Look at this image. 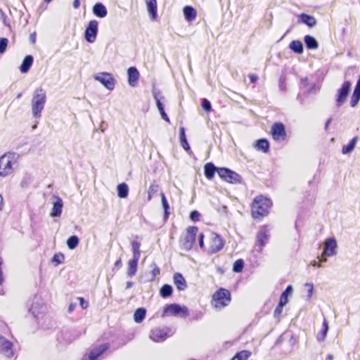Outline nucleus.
I'll list each match as a JSON object with an SVG mask.
<instances>
[{
    "instance_id": "1",
    "label": "nucleus",
    "mask_w": 360,
    "mask_h": 360,
    "mask_svg": "<svg viewBox=\"0 0 360 360\" xmlns=\"http://www.w3.org/2000/svg\"><path fill=\"white\" fill-rule=\"evenodd\" d=\"M272 206L273 202L269 198L264 195H257L250 204L252 218L257 221H262L269 215Z\"/></svg>"
},
{
    "instance_id": "2",
    "label": "nucleus",
    "mask_w": 360,
    "mask_h": 360,
    "mask_svg": "<svg viewBox=\"0 0 360 360\" xmlns=\"http://www.w3.org/2000/svg\"><path fill=\"white\" fill-rule=\"evenodd\" d=\"M198 243L201 249L205 250L208 254L213 255L219 252L224 246L223 238L214 232H211L207 238V245L204 244V235L202 233L198 235Z\"/></svg>"
},
{
    "instance_id": "3",
    "label": "nucleus",
    "mask_w": 360,
    "mask_h": 360,
    "mask_svg": "<svg viewBox=\"0 0 360 360\" xmlns=\"http://www.w3.org/2000/svg\"><path fill=\"white\" fill-rule=\"evenodd\" d=\"M46 101V91L41 87L37 88L34 91L32 99V110L33 116L35 118H39L41 116V112L44 108Z\"/></svg>"
},
{
    "instance_id": "4",
    "label": "nucleus",
    "mask_w": 360,
    "mask_h": 360,
    "mask_svg": "<svg viewBox=\"0 0 360 360\" xmlns=\"http://www.w3.org/2000/svg\"><path fill=\"white\" fill-rule=\"evenodd\" d=\"M231 301L230 290L220 288L214 292L211 299V304L216 309H223L227 307Z\"/></svg>"
},
{
    "instance_id": "5",
    "label": "nucleus",
    "mask_w": 360,
    "mask_h": 360,
    "mask_svg": "<svg viewBox=\"0 0 360 360\" xmlns=\"http://www.w3.org/2000/svg\"><path fill=\"white\" fill-rule=\"evenodd\" d=\"M17 162L15 154L6 153L0 157V176L5 177L11 174L13 167Z\"/></svg>"
},
{
    "instance_id": "6",
    "label": "nucleus",
    "mask_w": 360,
    "mask_h": 360,
    "mask_svg": "<svg viewBox=\"0 0 360 360\" xmlns=\"http://www.w3.org/2000/svg\"><path fill=\"white\" fill-rule=\"evenodd\" d=\"M198 228L195 226H188L179 239V244L182 250L188 251L195 244Z\"/></svg>"
},
{
    "instance_id": "7",
    "label": "nucleus",
    "mask_w": 360,
    "mask_h": 360,
    "mask_svg": "<svg viewBox=\"0 0 360 360\" xmlns=\"http://www.w3.org/2000/svg\"><path fill=\"white\" fill-rule=\"evenodd\" d=\"M174 331L168 327L155 328L150 333V338L154 342H160L165 341L168 337L172 336Z\"/></svg>"
},
{
    "instance_id": "8",
    "label": "nucleus",
    "mask_w": 360,
    "mask_h": 360,
    "mask_svg": "<svg viewBox=\"0 0 360 360\" xmlns=\"http://www.w3.org/2000/svg\"><path fill=\"white\" fill-rule=\"evenodd\" d=\"M269 239V233L267 225H262L256 235L255 248L257 251H262Z\"/></svg>"
},
{
    "instance_id": "9",
    "label": "nucleus",
    "mask_w": 360,
    "mask_h": 360,
    "mask_svg": "<svg viewBox=\"0 0 360 360\" xmlns=\"http://www.w3.org/2000/svg\"><path fill=\"white\" fill-rule=\"evenodd\" d=\"M270 134L276 141H283L287 137L285 126L281 122H277L272 124Z\"/></svg>"
},
{
    "instance_id": "10",
    "label": "nucleus",
    "mask_w": 360,
    "mask_h": 360,
    "mask_svg": "<svg viewBox=\"0 0 360 360\" xmlns=\"http://www.w3.org/2000/svg\"><path fill=\"white\" fill-rule=\"evenodd\" d=\"M217 174L220 178L230 184H236L240 181V175L236 172L225 168L220 167L217 169Z\"/></svg>"
},
{
    "instance_id": "11",
    "label": "nucleus",
    "mask_w": 360,
    "mask_h": 360,
    "mask_svg": "<svg viewBox=\"0 0 360 360\" xmlns=\"http://www.w3.org/2000/svg\"><path fill=\"white\" fill-rule=\"evenodd\" d=\"M338 248L337 242L335 238H326L324 241V248H323V252L322 253L321 257L323 256H333L336 255L337 251L336 249ZM320 262H326V259L321 258Z\"/></svg>"
},
{
    "instance_id": "12",
    "label": "nucleus",
    "mask_w": 360,
    "mask_h": 360,
    "mask_svg": "<svg viewBox=\"0 0 360 360\" xmlns=\"http://www.w3.org/2000/svg\"><path fill=\"white\" fill-rule=\"evenodd\" d=\"M292 285H288L280 296L278 304L274 310V315H280L282 313L283 308L288 302V297L292 294Z\"/></svg>"
},
{
    "instance_id": "13",
    "label": "nucleus",
    "mask_w": 360,
    "mask_h": 360,
    "mask_svg": "<svg viewBox=\"0 0 360 360\" xmlns=\"http://www.w3.org/2000/svg\"><path fill=\"white\" fill-rule=\"evenodd\" d=\"M94 78L108 89L112 90L115 87V79L112 77L111 74L108 72H100L95 75Z\"/></svg>"
},
{
    "instance_id": "14",
    "label": "nucleus",
    "mask_w": 360,
    "mask_h": 360,
    "mask_svg": "<svg viewBox=\"0 0 360 360\" xmlns=\"http://www.w3.org/2000/svg\"><path fill=\"white\" fill-rule=\"evenodd\" d=\"M98 23L96 20H92L89 22L84 32L85 39L90 43L95 41L98 33Z\"/></svg>"
},
{
    "instance_id": "15",
    "label": "nucleus",
    "mask_w": 360,
    "mask_h": 360,
    "mask_svg": "<svg viewBox=\"0 0 360 360\" xmlns=\"http://www.w3.org/2000/svg\"><path fill=\"white\" fill-rule=\"evenodd\" d=\"M166 315H188V310L185 306L174 303L167 304L164 310Z\"/></svg>"
},
{
    "instance_id": "16",
    "label": "nucleus",
    "mask_w": 360,
    "mask_h": 360,
    "mask_svg": "<svg viewBox=\"0 0 360 360\" xmlns=\"http://www.w3.org/2000/svg\"><path fill=\"white\" fill-rule=\"evenodd\" d=\"M351 86L352 84L350 82L345 81L343 82L341 87L338 90L336 102L338 105H340L345 102L350 91Z\"/></svg>"
},
{
    "instance_id": "17",
    "label": "nucleus",
    "mask_w": 360,
    "mask_h": 360,
    "mask_svg": "<svg viewBox=\"0 0 360 360\" xmlns=\"http://www.w3.org/2000/svg\"><path fill=\"white\" fill-rule=\"evenodd\" d=\"M13 344L6 338L0 335V352L6 357L14 356Z\"/></svg>"
},
{
    "instance_id": "18",
    "label": "nucleus",
    "mask_w": 360,
    "mask_h": 360,
    "mask_svg": "<svg viewBox=\"0 0 360 360\" xmlns=\"http://www.w3.org/2000/svg\"><path fill=\"white\" fill-rule=\"evenodd\" d=\"M146 7L152 20L158 18V3L156 0H146Z\"/></svg>"
},
{
    "instance_id": "19",
    "label": "nucleus",
    "mask_w": 360,
    "mask_h": 360,
    "mask_svg": "<svg viewBox=\"0 0 360 360\" xmlns=\"http://www.w3.org/2000/svg\"><path fill=\"white\" fill-rule=\"evenodd\" d=\"M54 199L55 201L53 202V205L50 213V215L53 217L60 216L62 213V209L63 207V200L60 197L55 196Z\"/></svg>"
},
{
    "instance_id": "20",
    "label": "nucleus",
    "mask_w": 360,
    "mask_h": 360,
    "mask_svg": "<svg viewBox=\"0 0 360 360\" xmlns=\"http://www.w3.org/2000/svg\"><path fill=\"white\" fill-rule=\"evenodd\" d=\"M128 82L131 86H136L139 79V72L135 67H130L127 70Z\"/></svg>"
},
{
    "instance_id": "21",
    "label": "nucleus",
    "mask_w": 360,
    "mask_h": 360,
    "mask_svg": "<svg viewBox=\"0 0 360 360\" xmlns=\"http://www.w3.org/2000/svg\"><path fill=\"white\" fill-rule=\"evenodd\" d=\"M174 284L179 291H183L187 288L186 281L180 273H175L173 276Z\"/></svg>"
},
{
    "instance_id": "22",
    "label": "nucleus",
    "mask_w": 360,
    "mask_h": 360,
    "mask_svg": "<svg viewBox=\"0 0 360 360\" xmlns=\"http://www.w3.org/2000/svg\"><path fill=\"white\" fill-rule=\"evenodd\" d=\"M108 349V344H103L95 349L91 350L89 354V357L90 360H96L98 356H100L105 351Z\"/></svg>"
},
{
    "instance_id": "23",
    "label": "nucleus",
    "mask_w": 360,
    "mask_h": 360,
    "mask_svg": "<svg viewBox=\"0 0 360 360\" xmlns=\"http://www.w3.org/2000/svg\"><path fill=\"white\" fill-rule=\"evenodd\" d=\"M360 100V75L359 79L355 86L354 90L353 91L351 101L350 105L352 107H355Z\"/></svg>"
},
{
    "instance_id": "24",
    "label": "nucleus",
    "mask_w": 360,
    "mask_h": 360,
    "mask_svg": "<svg viewBox=\"0 0 360 360\" xmlns=\"http://www.w3.org/2000/svg\"><path fill=\"white\" fill-rule=\"evenodd\" d=\"M218 169L219 168L216 167L212 162L206 163L204 166V173L205 177L209 180H212L214 176L215 172H217Z\"/></svg>"
},
{
    "instance_id": "25",
    "label": "nucleus",
    "mask_w": 360,
    "mask_h": 360,
    "mask_svg": "<svg viewBox=\"0 0 360 360\" xmlns=\"http://www.w3.org/2000/svg\"><path fill=\"white\" fill-rule=\"evenodd\" d=\"M300 22L307 25L309 27H312L316 25V18L306 13H302L300 15Z\"/></svg>"
},
{
    "instance_id": "26",
    "label": "nucleus",
    "mask_w": 360,
    "mask_h": 360,
    "mask_svg": "<svg viewBox=\"0 0 360 360\" xmlns=\"http://www.w3.org/2000/svg\"><path fill=\"white\" fill-rule=\"evenodd\" d=\"M139 258L133 257L128 262L127 266V275L130 277L134 276L137 271V266Z\"/></svg>"
},
{
    "instance_id": "27",
    "label": "nucleus",
    "mask_w": 360,
    "mask_h": 360,
    "mask_svg": "<svg viewBox=\"0 0 360 360\" xmlns=\"http://www.w3.org/2000/svg\"><path fill=\"white\" fill-rule=\"evenodd\" d=\"M255 148L256 150L266 153L269 150V143L267 139H261L255 142Z\"/></svg>"
},
{
    "instance_id": "28",
    "label": "nucleus",
    "mask_w": 360,
    "mask_h": 360,
    "mask_svg": "<svg viewBox=\"0 0 360 360\" xmlns=\"http://www.w3.org/2000/svg\"><path fill=\"white\" fill-rule=\"evenodd\" d=\"M33 63V57L31 55L26 56L20 65V70L22 73H26L30 69Z\"/></svg>"
},
{
    "instance_id": "29",
    "label": "nucleus",
    "mask_w": 360,
    "mask_h": 360,
    "mask_svg": "<svg viewBox=\"0 0 360 360\" xmlns=\"http://www.w3.org/2000/svg\"><path fill=\"white\" fill-rule=\"evenodd\" d=\"M93 13L99 18H104L107 15V9L101 3H96L93 7Z\"/></svg>"
},
{
    "instance_id": "30",
    "label": "nucleus",
    "mask_w": 360,
    "mask_h": 360,
    "mask_svg": "<svg viewBox=\"0 0 360 360\" xmlns=\"http://www.w3.org/2000/svg\"><path fill=\"white\" fill-rule=\"evenodd\" d=\"M184 14L186 20L192 21L195 19L197 12L193 7L190 6H186L184 8Z\"/></svg>"
},
{
    "instance_id": "31",
    "label": "nucleus",
    "mask_w": 360,
    "mask_h": 360,
    "mask_svg": "<svg viewBox=\"0 0 360 360\" xmlns=\"http://www.w3.org/2000/svg\"><path fill=\"white\" fill-rule=\"evenodd\" d=\"M179 139L182 148L187 152L191 150L190 146L186 140L184 127L179 129Z\"/></svg>"
},
{
    "instance_id": "32",
    "label": "nucleus",
    "mask_w": 360,
    "mask_h": 360,
    "mask_svg": "<svg viewBox=\"0 0 360 360\" xmlns=\"http://www.w3.org/2000/svg\"><path fill=\"white\" fill-rule=\"evenodd\" d=\"M117 195L120 198H126L129 195V187L126 183H122L118 184L117 187Z\"/></svg>"
},
{
    "instance_id": "33",
    "label": "nucleus",
    "mask_w": 360,
    "mask_h": 360,
    "mask_svg": "<svg viewBox=\"0 0 360 360\" xmlns=\"http://www.w3.org/2000/svg\"><path fill=\"white\" fill-rule=\"evenodd\" d=\"M307 48L309 49H316L319 46L317 41L310 35H306L304 38Z\"/></svg>"
},
{
    "instance_id": "34",
    "label": "nucleus",
    "mask_w": 360,
    "mask_h": 360,
    "mask_svg": "<svg viewBox=\"0 0 360 360\" xmlns=\"http://www.w3.org/2000/svg\"><path fill=\"white\" fill-rule=\"evenodd\" d=\"M289 47L295 53L301 54L303 52L302 43L299 40H293L290 43Z\"/></svg>"
},
{
    "instance_id": "35",
    "label": "nucleus",
    "mask_w": 360,
    "mask_h": 360,
    "mask_svg": "<svg viewBox=\"0 0 360 360\" xmlns=\"http://www.w3.org/2000/svg\"><path fill=\"white\" fill-rule=\"evenodd\" d=\"M173 292V288L172 285L169 284H164L160 290V295L162 297L166 298L172 295Z\"/></svg>"
},
{
    "instance_id": "36",
    "label": "nucleus",
    "mask_w": 360,
    "mask_h": 360,
    "mask_svg": "<svg viewBox=\"0 0 360 360\" xmlns=\"http://www.w3.org/2000/svg\"><path fill=\"white\" fill-rule=\"evenodd\" d=\"M357 141V137H354L347 145L344 146L342 148V153L343 154H347L351 153L356 145V143Z\"/></svg>"
},
{
    "instance_id": "37",
    "label": "nucleus",
    "mask_w": 360,
    "mask_h": 360,
    "mask_svg": "<svg viewBox=\"0 0 360 360\" xmlns=\"http://www.w3.org/2000/svg\"><path fill=\"white\" fill-rule=\"evenodd\" d=\"M328 331V324L326 319L323 321V328L317 334V340L319 342L323 341Z\"/></svg>"
},
{
    "instance_id": "38",
    "label": "nucleus",
    "mask_w": 360,
    "mask_h": 360,
    "mask_svg": "<svg viewBox=\"0 0 360 360\" xmlns=\"http://www.w3.org/2000/svg\"><path fill=\"white\" fill-rule=\"evenodd\" d=\"M251 352L248 350H243L236 354L231 360H248Z\"/></svg>"
},
{
    "instance_id": "39",
    "label": "nucleus",
    "mask_w": 360,
    "mask_h": 360,
    "mask_svg": "<svg viewBox=\"0 0 360 360\" xmlns=\"http://www.w3.org/2000/svg\"><path fill=\"white\" fill-rule=\"evenodd\" d=\"M160 195H161L162 205V207L164 209L165 219H168L169 215V203L167 202V200L166 198L165 193H161Z\"/></svg>"
},
{
    "instance_id": "40",
    "label": "nucleus",
    "mask_w": 360,
    "mask_h": 360,
    "mask_svg": "<svg viewBox=\"0 0 360 360\" xmlns=\"http://www.w3.org/2000/svg\"><path fill=\"white\" fill-rule=\"evenodd\" d=\"M141 243L139 241L134 240L131 242V250L133 252V257L139 258L141 257L140 251Z\"/></svg>"
},
{
    "instance_id": "41",
    "label": "nucleus",
    "mask_w": 360,
    "mask_h": 360,
    "mask_svg": "<svg viewBox=\"0 0 360 360\" xmlns=\"http://www.w3.org/2000/svg\"><path fill=\"white\" fill-rule=\"evenodd\" d=\"M79 243V238L76 236H70L67 240V245L71 250L75 249Z\"/></svg>"
},
{
    "instance_id": "42",
    "label": "nucleus",
    "mask_w": 360,
    "mask_h": 360,
    "mask_svg": "<svg viewBox=\"0 0 360 360\" xmlns=\"http://www.w3.org/2000/svg\"><path fill=\"white\" fill-rule=\"evenodd\" d=\"M158 188V185L156 184L155 182H153V184H150V186L148 188V191L147 201L149 202L151 200L153 194L157 192Z\"/></svg>"
},
{
    "instance_id": "43",
    "label": "nucleus",
    "mask_w": 360,
    "mask_h": 360,
    "mask_svg": "<svg viewBox=\"0 0 360 360\" xmlns=\"http://www.w3.org/2000/svg\"><path fill=\"white\" fill-rule=\"evenodd\" d=\"M65 259L64 255L62 253L55 254L52 258V262L55 264V265H58L60 264L63 263Z\"/></svg>"
},
{
    "instance_id": "44",
    "label": "nucleus",
    "mask_w": 360,
    "mask_h": 360,
    "mask_svg": "<svg viewBox=\"0 0 360 360\" xmlns=\"http://www.w3.org/2000/svg\"><path fill=\"white\" fill-rule=\"evenodd\" d=\"M244 266V262L243 259H240L236 260L233 264V270L235 272L239 273L242 271Z\"/></svg>"
},
{
    "instance_id": "45",
    "label": "nucleus",
    "mask_w": 360,
    "mask_h": 360,
    "mask_svg": "<svg viewBox=\"0 0 360 360\" xmlns=\"http://www.w3.org/2000/svg\"><path fill=\"white\" fill-rule=\"evenodd\" d=\"M150 266L152 268L150 274L153 278H155L160 274V269L155 263H153Z\"/></svg>"
},
{
    "instance_id": "46",
    "label": "nucleus",
    "mask_w": 360,
    "mask_h": 360,
    "mask_svg": "<svg viewBox=\"0 0 360 360\" xmlns=\"http://www.w3.org/2000/svg\"><path fill=\"white\" fill-rule=\"evenodd\" d=\"M158 96H159V93H155L154 94V98H155V101H156L157 107H158V110L160 111V114H162V113L165 112V110H164V108H163V105L160 102V100Z\"/></svg>"
},
{
    "instance_id": "47",
    "label": "nucleus",
    "mask_w": 360,
    "mask_h": 360,
    "mask_svg": "<svg viewBox=\"0 0 360 360\" xmlns=\"http://www.w3.org/2000/svg\"><path fill=\"white\" fill-rule=\"evenodd\" d=\"M8 40L6 38H0V53H3L5 52L7 46H8Z\"/></svg>"
},
{
    "instance_id": "48",
    "label": "nucleus",
    "mask_w": 360,
    "mask_h": 360,
    "mask_svg": "<svg viewBox=\"0 0 360 360\" xmlns=\"http://www.w3.org/2000/svg\"><path fill=\"white\" fill-rule=\"evenodd\" d=\"M200 214L197 210H193L190 212V219L193 221H198L200 220Z\"/></svg>"
},
{
    "instance_id": "49",
    "label": "nucleus",
    "mask_w": 360,
    "mask_h": 360,
    "mask_svg": "<svg viewBox=\"0 0 360 360\" xmlns=\"http://www.w3.org/2000/svg\"><path fill=\"white\" fill-rule=\"evenodd\" d=\"M202 107L205 111L207 112L210 111L212 109L210 102L206 98L202 99Z\"/></svg>"
},
{
    "instance_id": "50",
    "label": "nucleus",
    "mask_w": 360,
    "mask_h": 360,
    "mask_svg": "<svg viewBox=\"0 0 360 360\" xmlns=\"http://www.w3.org/2000/svg\"><path fill=\"white\" fill-rule=\"evenodd\" d=\"M304 287H305L306 290H307V296L309 297H311L313 294V291H314L313 285L311 283H306L304 285Z\"/></svg>"
},
{
    "instance_id": "51",
    "label": "nucleus",
    "mask_w": 360,
    "mask_h": 360,
    "mask_svg": "<svg viewBox=\"0 0 360 360\" xmlns=\"http://www.w3.org/2000/svg\"><path fill=\"white\" fill-rule=\"evenodd\" d=\"M78 300L79 301V304L83 309H86L89 306L88 302L85 301L83 297H78Z\"/></svg>"
},
{
    "instance_id": "52",
    "label": "nucleus",
    "mask_w": 360,
    "mask_h": 360,
    "mask_svg": "<svg viewBox=\"0 0 360 360\" xmlns=\"http://www.w3.org/2000/svg\"><path fill=\"white\" fill-rule=\"evenodd\" d=\"M146 310L145 308L143 307H140V308H138L135 312H134V315H146Z\"/></svg>"
},
{
    "instance_id": "53",
    "label": "nucleus",
    "mask_w": 360,
    "mask_h": 360,
    "mask_svg": "<svg viewBox=\"0 0 360 360\" xmlns=\"http://www.w3.org/2000/svg\"><path fill=\"white\" fill-rule=\"evenodd\" d=\"M250 80L252 83H255L258 80V77L255 74H250L249 75Z\"/></svg>"
},
{
    "instance_id": "54",
    "label": "nucleus",
    "mask_w": 360,
    "mask_h": 360,
    "mask_svg": "<svg viewBox=\"0 0 360 360\" xmlns=\"http://www.w3.org/2000/svg\"><path fill=\"white\" fill-rule=\"evenodd\" d=\"M144 318L145 316H134V321L137 323H141L143 321Z\"/></svg>"
},
{
    "instance_id": "55",
    "label": "nucleus",
    "mask_w": 360,
    "mask_h": 360,
    "mask_svg": "<svg viewBox=\"0 0 360 360\" xmlns=\"http://www.w3.org/2000/svg\"><path fill=\"white\" fill-rule=\"evenodd\" d=\"M122 260L121 259H119L115 262V267L117 269H120L122 266Z\"/></svg>"
},
{
    "instance_id": "56",
    "label": "nucleus",
    "mask_w": 360,
    "mask_h": 360,
    "mask_svg": "<svg viewBox=\"0 0 360 360\" xmlns=\"http://www.w3.org/2000/svg\"><path fill=\"white\" fill-rule=\"evenodd\" d=\"M161 117L167 122H168V123L170 122L169 118L168 117L167 115L165 112L162 113Z\"/></svg>"
},
{
    "instance_id": "57",
    "label": "nucleus",
    "mask_w": 360,
    "mask_h": 360,
    "mask_svg": "<svg viewBox=\"0 0 360 360\" xmlns=\"http://www.w3.org/2000/svg\"><path fill=\"white\" fill-rule=\"evenodd\" d=\"M30 40L31 41V42L32 44H34L36 42V34L35 33H33V34H30Z\"/></svg>"
},
{
    "instance_id": "58",
    "label": "nucleus",
    "mask_w": 360,
    "mask_h": 360,
    "mask_svg": "<svg viewBox=\"0 0 360 360\" xmlns=\"http://www.w3.org/2000/svg\"><path fill=\"white\" fill-rule=\"evenodd\" d=\"M79 6H80V0H74L73 7L75 8H78Z\"/></svg>"
},
{
    "instance_id": "59",
    "label": "nucleus",
    "mask_w": 360,
    "mask_h": 360,
    "mask_svg": "<svg viewBox=\"0 0 360 360\" xmlns=\"http://www.w3.org/2000/svg\"><path fill=\"white\" fill-rule=\"evenodd\" d=\"M4 199L1 195H0V211H2L4 209Z\"/></svg>"
},
{
    "instance_id": "60",
    "label": "nucleus",
    "mask_w": 360,
    "mask_h": 360,
    "mask_svg": "<svg viewBox=\"0 0 360 360\" xmlns=\"http://www.w3.org/2000/svg\"><path fill=\"white\" fill-rule=\"evenodd\" d=\"M75 306H76L75 304H70V306H69L68 312L69 313L72 312V311L74 310Z\"/></svg>"
},
{
    "instance_id": "61",
    "label": "nucleus",
    "mask_w": 360,
    "mask_h": 360,
    "mask_svg": "<svg viewBox=\"0 0 360 360\" xmlns=\"http://www.w3.org/2000/svg\"><path fill=\"white\" fill-rule=\"evenodd\" d=\"M326 359L327 360H333V356L332 354H328L327 357H326Z\"/></svg>"
},
{
    "instance_id": "62",
    "label": "nucleus",
    "mask_w": 360,
    "mask_h": 360,
    "mask_svg": "<svg viewBox=\"0 0 360 360\" xmlns=\"http://www.w3.org/2000/svg\"><path fill=\"white\" fill-rule=\"evenodd\" d=\"M312 265H313L314 266H320V265H319V264L316 261H314V263L312 264Z\"/></svg>"
},
{
    "instance_id": "63",
    "label": "nucleus",
    "mask_w": 360,
    "mask_h": 360,
    "mask_svg": "<svg viewBox=\"0 0 360 360\" xmlns=\"http://www.w3.org/2000/svg\"><path fill=\"white\" fill-rule=\"evenodd\" d=\"M82 360H90V359H89V356H88V357H86V356L85 355V356L82 358Z\"/></svg>"
},
{
    "instance_id": "64",
    "label": "nucleus",
    "mask_w": 360,
    "mask_h": 360,
    "mask_svg": "<svg viewBox=\"0 0 360 360\" xmlns=\"http://www.w3.org/2000/svg\"><path fill=\"white\" fill-rule=\"evenodd\" d=\"M22 96V93H19L18 95H17V98H21Z\"/></svg>"
}]
</instances>
